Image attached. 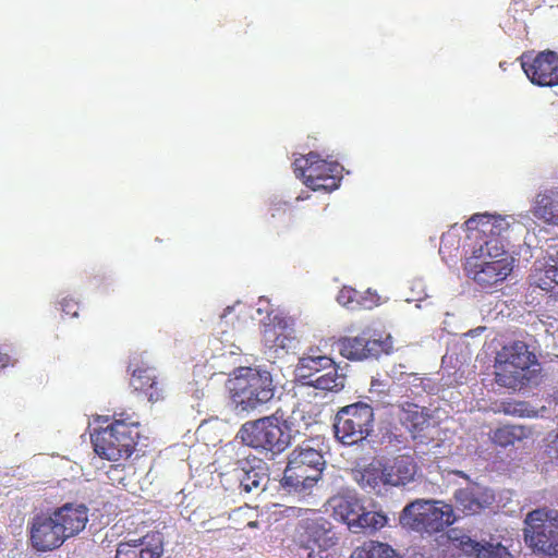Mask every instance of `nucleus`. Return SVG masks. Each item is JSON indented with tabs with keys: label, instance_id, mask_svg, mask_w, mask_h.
<instances>
[{
	"label": "nucleus",
	"instance_id": "38",
	"mask_svg": "<svg viewBox=\"0 0 558 558\" xmlns=\"http://www.w3.org/2000/svg\"><path fill=\"white\" fill-rule=\"evenodd\" d=\"M357 302L359 311L372 310L379 305L380 296L376 291L367 289L364 292H360Z\"/></svg>",
	"mask_w": 558,
	"mask_h": 558
},
{
	"label": "nucleus",
	"instance_id": "34",
	"mask_svg": "<svg viewBox=\"0 0 558 558\" xmlns=\"http://www.w3.org/2000/svg\"><path fill=\"white\" fill-rule=\"evenodd\" d=\"M359 294L360 292L357 290H355L354 288L352 287H349V286H344L340 289L338 295H337V302L350 310V311H359V302H357V299H359Z\"/></svg>",
	"mask_w": 558,
	"mask_h": 558
},
{
	"label": "nucleus",
	"instance_id": "12",
	"mask_svg": "<svg viewBox=\"0 0 558 558\" xmlns=\"http://www.w3.org/2000/svg\"><path fill=\"white\" fill-rule=\"evenodd\" d=\"M163 534L157 530L136 531L117 544L114 558H161L163 555Z\"/></svg>",
	"mask_w": 558,
	"mask_h": 558
},
{
	"label": "nucleus",
	"instance_id": "42",
	"mask_svg": "<svg viewBox=\"0 0 558 558\" xmlns=\"http://www.w3.org/2000/svg\"><path fill=\"white\" fill-rule=\"evenodd\" d=\"M251 511H252V509H251V508H246V509H242V508H240V509H238V510L235 511V514H236V515H239V517H242V515H246V514H247L248 512H251Z\"/></svg>",
	"mask_w": 558,
	"mask_h": 558
},
{
	"label": "nucleus",
	"instance_id": "8",
	"mask_svg": "<svg viewBox=\"0 0 558 558\" xmlns=\"http://www.w3.org/2000/svg\"><path fill=\"white\" fill-rule=\"evenodd\" d=\"M373 427L374 410L362 401L339 409L333 423L336 438L348 446L365 440Z\"/></svg>",
	"mask_w": 558,
	"mask_h": 558
},
{
	"label": "nucleus",
	"instance_id": "29",
	"mask_svg": "<svg viewBox=\"0 0 558 558\" xmlns=\"http://www.w3.org/2000/svg\"><path fill=\"white\" fill-rule=\"evenodd\" d=\"M355 480L359 485L366 489H375L379 487L381 484H386V468L381 462H372L363 470L357 471L355 475Z\"/></svg>",
	"mask_w": 558,
	"mask_h": 558
},
{
	"label": "nucleus",
	"instance_id": "14",
	"mask_svg": "<svg viewBox=\"0 0 558 558\" xmlns=\"http://www.w3.org/2000/svg\"><path fill=\"white\" fill-rule=\"evenodd\" d=\"M512 259L482 262L475 258H466L464 270L469 278L483 289L502 282L511 274Z\"/></svg>",
	"mask_w": 558,
	"mask_h": 558
},
{
	"label": "nucleus",
	"instance_id": "27",
	"mask_svg": "<svg viewBox=\"0 0 558 558\" xmlns=\"http://www.w3.org/2000/svg\"><path fill=\"white\" fill-rule=\"evenodd\" d=\"M495 380L501 387L517 389L524 385L526 380V372L520 371L517 366H511L507 363L496 361Z\"/></svg>",
	"mask_w": 558,
	"mask_h": 558
},
{
	"label": "nucleus",
	"instance_id": "37",
	"mask_svg": "<svg viewBox=\"0 0 558 558\" xmlns=\"http://www.w3.org/2000/svg\"><path fill=\"white\" fill-rule=\"evenodd\" d=\"M477 558H512L508 549L501 544H487L480 549Z\"/></svg>",
	"mask_w": 558,
	"mask_h": 558
},
{
	"label": "nucleus",
	"instance_id": "18",
	"mask_svg": "<svg viewBox=\"0 0 558 558\" xmlns=\"http://www.w3.org/2000/svg\"><path fill=\"white\" fill-rule=\"evenodd\" d=\"M531 211L544 223L558 227V184L539 191L534 197Z\"/></svg>",
	"mask_w": 558,
	"mask_h": 558
},
{
	"label": "nucleus",
	"instance_id": "26",
	"mask_svg": "<svg viewBox=\"0 0 558 558\" xmlns=\"http://www.w3.org/2000/svg\"><path fill=\"white\" fill-rule=\"evenodd\" d=\"M530 435L531 430L523 425H504L492 432L490 439L494 445L506 448L526 439Z\"/></svg>",
	"mask_w": 558,
	"mask_h": 558
},
{
	"label": "nucleus",
	"instance_id": "17",
	"mask_svg": "<svg viewBox=\"0 0 558 558\" xmlns=\"http://www.w3.org/2000/svg\"><path fill=\"white\" fill-rule=\"evenodd\" d=\"M131 386L150 402L160 401L165 397L162 381L158 379L156 369L150 366L135 367L132 372Z\"/></svg>",
	"mask_w": 558,
	"mask_h": 558
},
{
	"label": "nucleus",
	"instance_id": "16",
	"mask_svg": "<svg viewBox=\"0 0 558 558\" xmlns=\"http://www.w3.org/2000/svg\"><path fill=\"white\" fill-rule=\"evenodd\" d=\"M453 497L458 509L465 514H477L495 500L492 490L477 483H471L466 487L457 489Z\"/></svg>",
	"mask_w": 558,
	"mask_h": 558
},
{
	"label": "nucleus",
	"instance_id": "33",
	"mask_svg": "<svg viewBox=\"0 0 558 558\" xmlns=\"http://www.w3.org/2000/svg\"><path fill=\"white\" fill-rule=\"evenodd\" d=\"M265 478L266 475L256 469L243 471V474L240 477V487L245 493L263 489Z\"/></svg>",
	"mask_w": 558,
	"mask_h": 558
},
{
	"label": "nucleus",
	"instance_id": "23",
	"mask_svg": "<svg viewBox=\"0 0 558 558\" xmlns=\"http://www.w3.org/2000/svg\"><path fill=\"white\" fill-rule=\"evenodd\" d=\"M399 420L413 438L422 436L430 424V415L427 411L414 403H407L402 408Z\"/></svg>",
	"mask_w": 558,
	"mask_h": 558
},
{
	"label": "nucleus",
	"instance_id": "7",
	"mask_svg": "<svg viewBox=\"0 0 558 558\" xmlns=\"http://www.w3.org/2000/svg\"><path fill=\"white\" fill-rule=\"evenodd\" d=\"M523 535L534 553L558 557V511L547 508L530 511L524 519Z\"/></svg>",
	"mask_w": 558,
	"mask_h": 558
},
{
	"label": "nucleus",
	"instance_id": "3",
	"mask_svg": "<svg viewBox=\"0 0 558 558\" xmlns=\"http://www.w3.org/2000/svg\"><path fill=\"white\" fill-rule=\"evenodd\" d=\"M313 440L303 441L289 454L281 480L288 493H303L320 478L325 460L320 450L312 446Z\"/></svg>",
	"mask_w": 558,
	"mask_h": 558
},
{
	"label": "nucleus",
	"instance_id": "28",
	"mask_svg": "<svg viewBox=\"0 0 558 558\" xmlns=\"http://www.w3.org/2000/svg\"><path fill=\"white\" fill-rule=\"evenodd\" d=\"M469 258H475L482 262H495L510 259L505 250L501 240L497 238H487L478 247L474 248Z\"/></svg>",
	"mask_w": 558,
	"mask_h": 558
},
{
	"label": "nucleus",
	"instance_id": "41",
	"mask_svg": "<svg viewBox=\"0 0 558 558\" xmlns=\"http://www.w3.org/2000/svg\"><path fill=\"white\" fill-rule=\"evenodd\" d=\"M553 409L555 411H558V385L555 387L553 395H551V402Z\"/></svg>",
	"mask_w": 558,
	"mask_h": 558
},
{
	"label": "nucleus",
	"instance_id": "43",
	"mask_svg": "<svg viewBox=\"0 0 558 558\" xmlns=\"http://www.w3.org/2000/svg\"><path fill=\"white\" fill-rule=\"evenodd\" d=\"M246 526H247V527H251V529L256 527V526H257V522H256V521H248V522L246 523Z\"/></svg>",
	"mask_w": 558,
	"mask_h": 558
},
{
	"label": "nucleus",
	"instance_id": "32",
	"mask_svg": "<svg viewBox=\"0 0 558 558\" xmlns=\"http://www.w3.org/2000/svg\"><path fill=\"white\" fill-rule=\"evenodd\" d=\"M326 373H320L315 379L308 381V386L327 391H338L344 387V377L339 375L335 363Z\"/></svg>",
	"mask_w": 558,
	"mask_h": 558
},
{
	"label": "nucleus",
	"instance_id": "5",
	"mask_svg": "<svg viewBox=\"0 0 558 558\" xmlns=\"http://www.w3.org/2000/svg\"><path fill=\"white\" fill-rule=\"evenodd\" d=\"M238 436L244 445L272 454H280L291 442L289 426L275 415L244 423Z\"/></svg>",
	"mask_w": 558,
	"mask_h": 558
},
{
	"label": "nucleus",
	"instance_id": "15",
	"mask_svg": "<svg viewBox=\"0 0 558 558\" xmlns=\"http://www.w3.org/2000/svg\"><path fill=\"white\" fill-rule=\"evenodd\" d=\"M50 511L66 541L78 535L88 522V508L83 504L65 502Z\"/></svg>",
	"mask_w": 558,
	"mask_h": 558
},
{
	"label": "nucleus",
	"instance_id": "10",
	"mask_svg": "<svg viewBox=\"0 0 558 558\" xmlns=\"http://www.w3.org/2000/svg\"><path fill=\"white\" fill-rule=\"evenodd\" d=\"M336 347L347 360L363 361L389 354L392 351V340L390 336L383 337L375 331L364 329L357 336L339 338Z\"/></svg>",
	"mask_w": 558,
	"mask_h": 558
},
{
	"label": "nucleus",
	"instance_id": "31",
	"mask_svg": "<svg viewBox=\"0 0 558 558\" xmlns=\"http://www.w3.org/2000/svg\"><path fill=\"white\" fill-rule=\"evenodd\" d=\"M387 522L388 519L384 513L377 511H366L363 506L352 529V532L359 533L366 530L375 532L384 527Z\"/></svg>",
	"mask_w": 558,
	"mask_h": 558
},
{
	"label": "nucleus",
	"instance_id": "30",
	"mask_svg": "<svg viewBox=\"0 0 558 558\" xmlns=\"http://www.w3.org/2000/svg\"><path fill=\"white\" fill-rule=\"evenodd\" d=\"M350 558H400V556L386 543L367 541L356 547Z\"/></svg>",
	"mask_w": 558,
	"mask_h": 558
},
{
	"label": "nucleus",
	"instance_id": "20",
	"mask_svg": "<svg viewBox=\"0 0 558 558\" xmlns=\"http://www.w3.org/2000/svg\"><path fill=\"white\" fill-rule=\"evenodd\" d=\"M386 484L391 486L405 485L413 481L416 473V463L409 454H400L391 462L385 464Z\"/></svg>",
	"mask_w": 558,
	"mask_h": 558
},
{
	"label": "nucleus",
	"instance_id": "47",
	"mask_svg": "<svg viewBox=\"0 0 558 558\" xmlns=\"http://www.w3.org/2000/svg\"><path fill=\"white\" fill-rule=\"evenodd\" d=\"M446 238L445 235L441 236V244L445 242Z\"/></svg>",
	"mask_w": 558,
	"mask_h": 558
},
{
	"label": "nucleus",
	"instance_id": "35",
	"mask_svg": "<svg viewBox=\"0 0 558 558\" xmlns=\"http://www.w3.org/2000/svg\"><path fill=\"white\" fill-rule=\"evenodd\" d=\"M501 411L508 415L514 416H531L533 413L532 410L529 409V404L524 401H506L501 403Z\"/></svg>",
	"mask_w": 558,
	"mask_h": 558
},
{
	"label": "nucleus",
	"instance_id": "1",
	"mask_svg": "<svg viewBox=\"0 0 558 558\" xmlns=\"http://www.w3.org/2000/svg\"><path fill=\"white\" fill-rule=\"evenodd\" d=\"M140 438V421L136 413L114 412L113 421L92 435L94 451L108 461L129 459Z\"/></svg>",
	"mask_w": 558,
	"mask_h": 558
},
{
	"label": "nucleus",
	"instance_id": "45",
	"mask_svg": "<svg viewBox=\"0 0 558 558\" xmlns=\"http://www.w3.org/2000/svg\"><path fill=\"white\" fill-rule=\"evenodd\" d=\"M304 511L305 514L307 513H312L314 514V512L312 510H308V509H305V510H302V509H299V515H301V512Z\"/></svg>",
	"mask_w": 558,
	"mask_h": 558
},
{
	"label": "nucleus",
	"instance_id": "13",
	"mask_svg": "<svg viewBox=\"0 0 558 558\" xmlns=\"http://www.w3.org/2000/svg\"><path fill=\"white\" fill-rule=\"evenodd\" d=\"M521 66L532 84L542 87L558 85V54L553 50H544L535 57L523 56Z\"/></svg>",
	"mask_w": 558,
	"mask_h": 558
},
{
	"label": "nucleus",
	"instance_id": "25",
	"mask_svg": "<svg viewBox=\"0 0 558 558\" xmlns=\"http://www.w3.org/2000/svg\"><path fill=\"white\" fill-rule=\"evenodd\" d=\"M331 364H333L332 359L326 355L303 356L296 365V376L304 385L308 386V381L315 379L326 368H330Z\"/></svg>",
	"mask_w": 558,
	"mask_h": 558
},
{
	"label": "nucleus",
	"instance_id": "19",
	"mask_svg": "<svg viewBox=\"0 0 558 558\" xmlns=\"http://www.w3.org/2000/svg\"><path fill=\"white\" fill-rule=\"evenodd\" d=\"M468 230L477 238L480 233L487 238H500L508 231L510 223L506 217L489 214H475L465 222Z\"/></svg>",
	"mask_w": 558,
	"mask_h": 558
},
{
	"label": "nucleus",
	"instance_id": "46",
	"mask_svg": "<svg viewBox=\"0 0 558 558\" xmlns=\"http://www.w3.org/2000/svg\"><path fill=\"white\" fill-rule=\"evenodd\" d=\"M119 465H114L111 468V471H118Z\"/></svg>",
	"mask_w": 558,
	"mask_h": 558
},
{
	"label": "nucleus",
	"instance_id": "4",
	"mask_svg": "<svg viewBox=\"0 0 558 558\" xmlns=\"http://www.w3.org/2000/svg\"><path fill=\"white\" fill-rule=\"evenodd\" d=\"M454 521L452 506L441 500L415 499L400 514V524L403 527L421 534L441 532Z\"/></svg>",
	"mask_w": 558,
	"mask_h": 558
},
{
	"label": "nucleus",
	"instance_id": "39",
	"mask_svg": "<svg viewBox=\"0 0 558 558\" xmlns=\"http://www.w3.org/2000/svg\"><path fill=\"white\" fill-rule=\"evenodd\" d=\"M61 310L65 315L71 316V317H76L77 311H78V304L73 299H63L61 301Z\"/></svg>",
	"mask_w": 558,
	"mask_h": 558
},
{
	"label": "nucleus",
	"instance_id": "11",
	"mask_svg": "<svg viewBox=\"0 0 558 558\" xmlns=\"http://www.w3.org/2000/svg\"><path fill=\"white\" fill-rule=\"evenodd\" d=\"M27 536L29 545L38 553L53 551L66 542L50 509L35 512L28 519Z\"/></svg>",
	"mask_w": 558,
	"mask_h": 558
},
{
	"label": "nucleus",
	"instance_id": "44",
	"mask_svg": "<svg viewBox=\"0 0 558 558\" xmlns=\"http://www.w3.org/2000/svg\"><path fill=\"white\" fill-rule=\"evenodd\" d=\"M277 341H279V338H277V339H276V341H275V343H274V344H271L270 347H271V348H275V347H281V348H283V343H282L283 341H280L279 343H277Z\"/></svg>",
	"mask_w": 558,
	"mask_h": 558
},
{
	"label": "nucleus",
	"instance_id": "24",
	"mask_svg": "<svg viewBox=\"0 0 558 558\" xmlns=\"http://www.w3.org/2000/svg\"><path fill=\"white\" fill-rule=\"evenodd\" d=\"M556 248V262L558 263V244ZM532 286L551 294H558V265H542L534 267L530 275Z\"/></svg>",
	"mask_w": 558,
	"mask_h": 558
},
{
	"label": "nucleus",
	"instance_id": "36",
	"mask_svg": "<svg viewBox=\"0 0 558 558\" xmlns=\"http://www.w3.org/2000/svg\"><path fill=\"white\" fill-rule=\"evenodd\" d=\"M452 544L454 547L459 548L466 555H475V558H477L480 549H482V547L484 546L478 542L473 541L468 535H462L460 537L453 538Z\"/></svg>",
	"mask_w": 558,
	"mask_h": 558
},
{
	"label": "nucleus",
	"instance_id": "22",
	"mask_svg": "<svg viewBox=\"0 0 558 558\" xmlns=\"http://www.w3.org/2000/svg\"><path fill=\"white\" fill-rule=\"evenodd\" d=\"M496 359L497 362H504L526 372L534 362L535 355L529 351L525 342L514 341L505 345Z\"/></svg>",
	"mask_w": 558,
	"mask_h": 558
},
{
	"label": "nucleus",
	"instance_id": "6",
	"mask_svg": "<svg viewBox=\"0 0 558 558\" xmlns=\"http://www.w3.org/2000/svg\"><path fill=\"white\" fill-rule=\"evenodd\" d=\"M337 543L336 533L322 517L302 518L292 535V547L300 558H324L323 554Z\"/></svg>",
	"mask_w": 558,
	"mask_h": 558
},
{
	"label": "nucleus",
	"instance_id": "40",
	"mask_svg": "<svg viewBox=\"0 0 558 558\" xmlns=\"http://www.w3.org/2000/svg\"><path fill=\"white\" fill-rule=\"evenodd\" d=\"M15 362L10 354L0 351V371L8 366H14Z\"/></svg>",
	"mask_w": 558,
	"mask_h": 558
},
{
	"label": "nucleus",
	"instance_id": "21",
	"mask_svg": "<svg viewBox=\"0 0 558 558\" xmlns=\"http://www.w3.org/2000/svg\"><path fill=\"white\" fill-rule=\"evenodd\" d=\"M329 505L332 508L333 517L344 522L352 531L363 507L361 500L351 494L337 495L329 499Z\"/></svg>",
	"mask_w": 558,
	"mask_h": 558
},
{
	"label": "nucleus",
	"instance_id": "9",
	"mask_svg": "<svg viewBox=\"0 0 558 558\" xmlns=\"http://www.w3.org/2000/svg\"><path fill=\"white\" fill-rule=\"evenodd\" d=\"M293 167L295 174L313 191H335L342 179L339 162L325 160L314 151L296 158Z\"/></svg>",
	"mask_w": 558,
	"mask_h": 558
},
{
	"label": "nucleus",
	"instance_id": "2",
	"mask_svg": "<svg viewBox=\"0 0 558 558\" xmlns=\"http://www.w3.org/2000/svg\"><path fill=\"white\" fill-rule=\"evenodd\" d=\"M230 401L239 412H252L268 403L275 396L272 376L267 371L238 367L226 383Z\"/></svg>",
	"mask_w": 558,
	"mask_h": 558
}]
</instances>
